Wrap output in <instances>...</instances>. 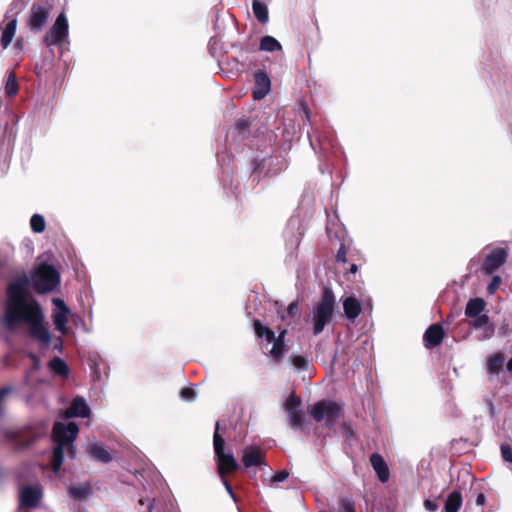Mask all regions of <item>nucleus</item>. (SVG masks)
I'll return each instance as SVG.
<instances>
[{
    "mask_svg": "<svg viewBox=\"0 0 512 512\" xmlns=\"http://www.w3.org/2000/svg\"><path fill=\"white\" fill-rule=\"evenodd\" d=\"M90 414V407L84 397L77 396L72 400L70 406L62 412V417L66 419L72 417L88 418Z\"/></svg>",
    "mask_w": 512,
    "mask_h": 512,
    "instance_id": "13",
    "label": "nucleus"
},
{
    "mask_svg": "<svg viewBox=\"0 0 512 512\" xmlns=\"http://www.w3.org/2000/svg\"><path fill=\"white\" fill-rule=\"evenodd\" d=\"M335 310V296L332 290L325 288L320 300L311 310V324L315 336L321 334L332 321Z\"/></svg>",
    "mask_w": 512,
    "mask_h": 512,
    "instance_id": "3",
    "label": "nucleus"
},
{
    "mask_svg": "<svg viewBox=\"0 0 512 512\" xmlns=\"http://www.w3.org/2000/svg\"><path fill=\"white\" fill-rule=\"evenodd\" d=\"M424 506L425 508L430 511V512H434L438 509V504L432 500H425L424 501Z\"/></svg>",
    "mask_w": 512,
    "mask_h": 512,
    "instance_id": "43",
    "label": "nucleus"
},
{
    "mask_svg": "<svg viewBox=\"0 0 512 512\" xmlns=\"http://www.w3.org/2000/svg\"><path fill=\"white\" fill-rule=\"evenodd\" d=\"M370 462L379 480L382 483H386L389 479L390 473L383 457L377 453H374L370 457Z\"/></svg>",
    "mask_w": 512,
    "mask_h": 512,
    "instance_id": "19",
    "label": "nucleus"
},
{
    "mask_svg": "<svg viewBox=\"0 0 512 512\" xmlns=\"http://www.w3.org/2000/svg\"><path fill=\"white\" fill-rule=\"evenodd\" d=\"M91 493V488L87 484H80L69 488L70 496L79 501L86 499Z\"/></svg>",
    "mask_w": 512,
    "mask_h": 512,
    "instance_id": "26",
    "label": "nucleus"
},
{
    "mask_svg": "<svg viewBox=\"0 0 512 512\" xmlns=\"http://www.w3.org/2000/svg\"><path fill=\"white\" fill-rule=\"evenodd\" d=\"M59 283V271L46 263L39 264L32 275L33 287L40 294L53 291Z\"/></svg>",
    "mask_w": 512,
    "mask_h": 512,
    "instance_id": "5",
    "label": "nucleus"
},
{
    "mask_svg": "<svg viewBox=\"0 0 512 512\" xmlns=\"http://www.w3.org/2000/svg\"><path fill=\"white\" fill-rule=\"evenodd\" d=\"M444 336V331L441 325L433 324L424 333L423 340L427 348L438 346Z\"/></svg>",
    "mask_w": 512,
    "mask_h": 512,
    "instance_id": "18",
    "label": "nucleus"
},
{
    "mask_svg": "<svg viewBox=\"0 0 512 512\" xmlns=\"http://www.w3.org/2000/svg\"><path fill=\"white\" fill-rule=\"evenodd\" d=\"M49 368L55 375L58 376L67 377L69 374L68 365L60 357H54L49 362Z\"/></svg>",
    "mask_w": 512,
    "mask_h": 512,
    "instance_id": "25",
    "label": "nucleus"
},
{
    "mask_svg": "<svg viewBox=\"0 0 512 512\" xmlns=\"http://www.w3.org/2000/svg\"><path fill=\"white\" fill-rule=\"evenodd\" d=\"M14 35L15 34H2L1 45L4 49L11 44Z\"/></svg>",
    "mask_w": 512,
    "mask_h": 512,
    "instance_id": "40",
    "label": "nucleus"
},
{
    "mask_svg": "<svg viewBox=\"0 0 512 512\" xmlns=\"http://www.w3.org/2000/svg\"><path fill=\"white\" fill-rule=\"evenodd\" d=\"M30 226L35 233L43 232L45 229L44 217L40 214H34L30 219Z\"/></svg>",
    "mask_w": 512,
    "mask_h": 512,
    "instance_id": "31",
    "label": "nucleus"
},
{
    "mask_svg": "<svg viewBox=\"0 0 512 512\" xmlns=\"http://www.w3.org/2000/svg\"><path fill=\"white\" fill-rule=\"evenodd\" d=\"M14 48L18 51H20L22 49V41L19 40V39H16L15 40V43H14Z\"/></svg>",
    "mask_w": 512,
    "mask_h": 512,
    "instance_id": "47",
    "label": "nucleus"
},
{
    "mask_svg": "<svg viewBox=\"0 0 512 512\" xmlns=\"http://www.w3.org/2000/svg\"><path fill=\"white\" fill-rule=\"evenodd\" d=\"M462 495L460 491L451 492L444 505V512H458L462 506Z\"/></svg>",
    "mask_w": 512,
    "mask_h": 512,
    "instance_id": "23",
    "label": "nucleus"
},
{
    "mask_svg": "<svg viewBox=\"0 0 512 512\" xmlns=\"http://www.w3.org/2000/svg\"><path fill=\"white\" fill-rule=\"evenodd\" d=\"M341 412V406L332 401H320L315 403L310 410L311 416L317 421H326L328 426H333Z\"/></svg>",
    "mask_w": 512,
    "mask_h": 512,
    "instance_id": "8",
    "label": "nucleus"
},
{
    "mask_svg": "<svg viewBox=\"0 0 512 512\" xmlns=\"http://www.w3.org/2000/svg\"><path fill=\"white\" fill-rule=\"evenodd\" d=\"M486 302L482 298H472L468 300L465 307V316L470 320L485 315Z\"/></svg>",
    "mask_w": 512,
    "mask_h": 512,
    "instance_id": "20",
    "label": "nucleus"
},
{
    "mask_svg": "<svg viewBox=\"0 0 512 512\" xmlns=\"http://www.w3.org/2000/svg\"><path fill=\"white\" fill-rule=\"evenodd\" d=\"M501 284V278L498 275L492 277L491 282L489 283L487 290L489 294H494L496 290L499 288Z\"/></svg>",
    "mask_w": 512,
    "mask_h": 512,
    "instance_id": "35",
    "label": "nucleus"
},
{
    "mask_svg": "<svg viewBox=\"0 0 512 512\" xmlns=\"http://www.w3.org/2000/svg\"><path fill=\"white\" fill-rule=\"evenodd\" d=\"M505 361L504 354L498 352V353H492L487 358V371L490 374H498L499 371L502 369L503 364Z\"/></svg>",
    "mask_w": 512,
    "mask_h": 512,
    "instance_id": "22",
    "label": "nucleus"
},
{
    "mask_svg": "<svg viewBox=\"0 0 512 512\" xmlns=\"http://www.w3.org/2000/svg\"><path fill=\"white\" fill-rule=\"evenodd\" d=\"M52 302L55 306V309L52 313V319L55 325V329L59 331L61 334L65 335L67 333V323L68 315L70 314V309L65 304V302L60 298H54Z\"/></svg>",
    "mask_w": 512,
    "mask_h": 512,
    "instance_id": "10",
    "label": "nucleus"
},
{
    "mask_svg": "<svg viewBox=\"0 0 512 512\" xmlns=\"http://www.w3.org/2000/svg\"><path fill=\"white\" fill-rule=\"evenodd\" d=\"M468 325L470 328L479 331L478 340L480 341L489 340L495 334V326L488 315L471 319Z\"/></svg>",
    "mask_w": 512,
    "mask_h": 512,
    "instance_id": "11",
    "label": "nucleus"
},
{
    "mask_svg": "<svg viewBox=\"0 0 512 512\" xmlns=\"http://www.w3.org/2000/svg\"><path fill=\"white\" fill-rule=\"evenodd\" d=\"M289 476V473L286 470L278 471L274 474L272 478L273 483H280L285 481Z\"/></svg>",
    "mask_w": 512,
    "mask_h": 512,
    "instance_id": "39",
    "label": "nucleus"
},
{
    "mask_svg": "<svg viewBox=\"0 0 512 512\" xmlns=\"http://www.w3.org/2000/svg\"><path fill=\"white\" fill-rule=\"evenodd\" d=\"M90 454L98 461L108 463L112 460L111 454L100 443H94L89 447Z\"/></svg>",
    "mask_w": 512,
    "mask_h": 512,
    "instance_id": "24",
    "label": "nucleus"
},
{
    "mask_svg": "<svg viewBox=\"0 0 512 512\" xmlns=\"http://www.w3.org/2000/svg\"><path fill=\"white\" fill-rule=\"evenodd\" d=\"M304 112H305L306 116L309 118V117H310V112H309V110H308V109H305V111H304Z\"/></svg>",
    "mask_w": 512,
    "mask_h": 512,
    "instance_id": "53",
    "label": "nucleus"
},
{
    "mask_svg": "<svg viewBox=\"0 0 512 512\" xmlns=\"http://www.w3.org/2000/svg\"><path fill=\"white\" fill-rule=\"evenodd\" d=\"M301 399L295 395L289 396L285 403V410L288 414L290 423L293 428L298 429L303 424V414L299 409Z\"/></svg>",
    "mask_w": 512,
    "mask_h": 512,
    "instance_id": "14",
    "label": "nucleus"
},
{
    "mask_svg": "<svg viewBox=\"0 0 512 512\" xmlns=\"http://www.w3.org/2000/svg\"><path fill=\"white\" fill-rule=\"evenodd\" d=\"M68 27L66 14L64 11H61L48 32H68Z\"/></svg>",
    "mask_w": 512,
    "mask_h": 512,
    "instance_id": "28",
    "label": "nucleus"
},
{
    "mask_svg": "<svg viewBox=\"0 0 512 512\" xmlns=\"http://www.w3.org/2000/svg\"><path fill=\"white\" fill-rule=\"evenodd\" d=\"M16 27H17V20L16 19H11L5 29L2 31V32H15L16 31Z\"/></svg>",
    "mask_w": 512,
    "mask_h": 512,
    "instance_id": "42",
    "label": "nucleus"
},
{
    "mask_svg": "<svg viewBox=\"0 0 512 512\" xmlns=\"http://www.w3.org/2000/svg\"><path fill=\"white\" fill-rule=\"evenodd\" d=\"M252 9L255 17L261 23H266L268 21V9L267 6L260 2L259 0H253Z\"/></svg>",
    "mask_w": 512,
    "mask_h": 512,
    "instance_id": "27",
    "label": "nucleus"
},
{
    "mask_svg": "<svg viewBox=\"0 0 512 512\" xmlns=\"http://www.w3.org/2000/svg\"><path fill=\"white\" fill-rule=\"evenodd\" d=\"M342 304H343L344 315L349 320H354L360 315L361 310H362L361 304L355 297H353V296L346 297L343 300Z\"/></svg>",
    "mask_w": 512,
    "mask_h": 512,
    "instance_id": "21",
    "label": "nucleus"
},
{
    "mask_svg": "<svg viewBox=\"0 0 512 512\" xmlns=\"http://www.w3.org/2000/svg\"><path fill=\"white\" fill-rule=\"evenodd\" d=\"M336 258L338 262H346V250L343 245L339 248Z\"/></svg>",
    "mask_w": 512,
    "mask_h": 512,
    "instance_id": "44",
    "label": "nucleus"
},
{
    "mask_svg": "<svg viewBox=\"0 0 512 512\" xmlns=\"http://www.w3.org/2000/svg\"><path fill=\"white\" fill-rule=\"evenodd\" d=\"M485 503V496L484 494H479L476 498V504L481 506V505H484Z\"/></svg>",
    "mask_w": 512,
    "mask_h": 512,
    "instance_id": "46",
    "label": "nucleus"
},
{
    "mask_svg": "<svg viewBox=\"0 0 512 512\" xmlns=\"http://www.w3.org/2000/svg\"><path fill=\"white\" fill-rule=\"evenodd\" d=\"M140 504H141V505H144V504H145V500H144V499H141V500H140Z\"/></svg>",
    "mask_w": 512,
    "mask_h": 512,
    "instance_id": "55",
    "label": "nucleus"
},
{
    "mask_svg": "<svg viewBox=\"0 0 512 512\" xmlns=\"http://www.w3.org/2000/svg\"><path fill=\"white\" fill-rule=\"evenodd\" d=\"M298 312V304L296 302H292L289 304L287 308V314L290 317H295Z\"/></svg>",
    "mask_w": 512,
    "mask_h": 512,
    "instance_id": "41",
    "label": "nucleus"
},
{
    "mask_svg": "<svg viewBox=\"0 0 512 512\" xmlns=\"http://www.w3.org/2000/svg\"><path fill=\"white\" fill-rule=\"evenodd\" d=\"M340 512H355L354 502L350 499H342L339 504Z\"/></svg>",
    "mask_w": 512,
    "mask_h": 512,
    "instance_id": "32",
    "label": "nucleus"
},
{
    "mask_svg": "<svg viewBox=\"0 0 512 512\" xmlns=\"http://www.w3.org/2000/svg\"><path fill=\"white\" fill-rule=\"evenodd\" d=\"M18 92V84L14 73H9L5 84V93L9 97H13Z\"/></svg>",
    "mask_w": 512,
    "mask_h": 512,
    "instance_id": "30",
    "label": "nucleus"
},
{
    "mask_svg": "<svg viewBox=\"0 0 512 512\" xmlns=\"http://www.w3.org/2000/svg\"><path fill=\"white\" fill-rule=\"evenodd\" d=\"M292 364L296 369L305 370L308 366V361L303 356L292 357Z\"/></svg>",
    "mask_w": 512,
    "mask_h": 512,
    "instance_id": "33",
    "label": "nucleus"
},
{
    "mask_svg": "<svg viewBox=\"0 0 512 512\" xmlns=\"http://www.w3.org/2000/svg\"><path fill=\"white\" fill-rule=\"evenodd\" d=\"M62 348V341L60 340L58 344H55V349L61 350Z\"/></svg>",
    "mask_w": 512,
    "mask_h": 512,
    "instance_id": "51",
    "label": "nucleus"
},
{
    "mask_svg": "<svg viewBox=\"0 0 512 512\" xmlns=\"http://www.w3.org/2000/svg\"><path fill=\"white\" fill-rule=\"evenodd\" d=\"M507 256V249L502 247L493 249L486 255L481 271L485 275H491L506 262Z\"/></svg>",
    "mask_w": 512,
    "mask_h": 512,
    "instance_id": "9",
    "label": "nucleus"
},
{
    "mask_svg": "<svg viewBox=\"0 0 512 512\" xmlns=\"http://www.w3.org/2000/svg\"><path fill=\"white\" fill-rule=\"evenodd\" d=\"M12 390H13V387H12V386H6V387H4V388L0 389V416H1V415H2V413H3V408H2V406H3L4 399H5V397H6L9 393H11V392H12Z\"/></svg>",
    "mask_w": 512,
    "mask_h": 512,
    "instance_id": "37",
    "label": "nucleus"
},
{
    "mask_svg": "<svg viewBox=\"0 0 512 512\" xmlns=\"http://www.w3.org/2000/svg\"><path fill=\"white\" fill-rule=\"evenodd\" d=\"M254 82L253 98L262 100L271 91V80L266 72L258 70L254 73Z\"/></svg>",
    "mask_w": 512,
    "mask_h": 512,
    "instance_id": "15",
    "label": "nucleus"
},
{
    "mask_svg": "<svg viewBox=\"0 0 512 512\" xmlns=\"http://www.w3.org/2000/svg\"><path fill=\"white\" fill-rule=\"evenodd\" d=\"M153 503H154V499L153 500H150V499L147 500V512H152Z\"/></svg>",
    "mask_w": 512,
    "mask_h": 512,
    "instance_id": "48",
    "label": "nucleus"
},
{
    "mask_svg": "<svg viewBox=\"0 0 512 512\" xmlns=\"http://www.w3.org/2000/svg\"><path fill=\"white\" fill-rule=\"evenodd\" d=\"M44 42L53 54L58 53L62 56L64 51L68 49V34H46Z\"/></svg>",
    "mask_w": 512,
    "mask_h": 512,
    "instance_id": "17",
    "label": "nucleus"
},
{
    "mask_svg": "<svg viewBox=\"0 0 512 512\" xmlns=\"http://www.w3.org/2000/svg\"><path fill=\"white\" fill-rule=\"evenodd\" d=\"M280 49L281 44L274 37L267 35L263 37L260 41V50L272 52Z\"/></svg>",
    "mask_w": 512,
    "mask_h": 512,
    "instance_id": "29",
    "label": "nucleus"
},
{
    "mask_svg": "<svg viewBox=\"0 0 512 512\" xmlns=\"http://www.w3.org/2000/svg\"><path fill=\"white\" fill-rule=\"evenodd\" d=\"M42 497V490L39 486H26L20 491V507L34 508Z\"/></svg>",
    "mask_w": 512,
    "mask_h": 512,
    "instance_id": "16",
    "label": "nucleus"
},
{
    "mask_svg": "<svg viewBox=\"0 0 512 512\" xmlns=\"http://www.w3.org/2000/svg\"><path fill=\"white\" fill-rule=\"evenodd\" d=\"M501 455L505 462L512 463V448L508 444H501Z\"/></svg>",
    "mask_w": 512,
    "mask_h": 512,
    "instance_id": "34",
    "label": "nucleus"
},
{
    "mask_svg": "<svg viewBox=\"0 0 512 512\" xmlns=\"http://www.w3.org/2000/svg\"><path fill=\"white\" fill-rule=\"evenodd\" d=\"M216 40H217V37H216V36H214V37H211L210 42H212L213 44H215V43H216Z\"/></svg>",
    "mask_w": 512,
    "mask_h": 512,
    "instance_id": "52",
    "label": "nucleus"
},
{
    "mask_svg": "<svg viewBox=\"0 0 512 512\" xmlns=\"http://www.w3.org/2000/svg\"><path fill=\"white\" fill-rule=\"evenodd\" d=\"M506 368L508 371L512 372V356L511 359L507 362Z\"/></svg>",
    "mask_w": 512,
    "mask_h": 512,
    "instance_id": "49",
    "label": "nucleus"
},
{
    "mask_svg": "<svg viewBox=\"0 0 512 512\" xmlns=\"http://www.w3.org/2000/svg\"><path fill=\"white\" fill-rule=\"evenodd\" d=\"M180 396L185 401H193L196 398V393L192 388H183L180 392Z\"/></svg>",
    "mask_w": 512,
    "mask_h": 512,
    "instance_id": "36",
    "label": "nucleus"
},
{
    "mask_svg": "<svg viewBox=\"0 0 512 512\" xmlns=\"http://www.w3.org/2000/svg\"><path fill=\"white\" fill-rule=\"evenodd\" d=\"M54 14L53 0H37L28 11L25 25L31 32H40L47 27Z\"/></svg>",
    "mask_w": 512,
    "mask_h": 512,
    "instance_id": "4",
    "label": "nucleus"
},
{
    "mask_svg": "<svg viewBox=\"0 0 512 512\" xmlns=\"http://www.w3.org/2000/svg\"><path fill=\"white\" fill-rule=\"evenodd\" d=\"M294 243H295L296 245H298V243H299V239H298L297 237L295 238Z\"/></svg>",
    "mask_w": 512,
    "mask_h": 512,
    "instance_id": "54",
    "label": "nucleus"
},
{
    "mask_svg": "<svg viewBox=\"0 0 512 512\" xmlns=\"http://www.w3.org/2000/svg\"><path fill=\"white\" fill-rule=\"evenodd\" d=\"M264 452L256 446H247L242 451L241 461L246 470L266 465Z\"/></svg>",
    "mask_w": 512,
    "mask_h": 512,
    "instance_id": "12",
    "label": "nucleus"
},
{
    "mask_svg": "<svg viewBox=\"0 0 512 512\" xmlns=\"http://www.w3.org/2000/svg\"><path fill=\"white\" fill-rule=\"evenodd\" d=\"M358 270V267L356 264H352L351 267H350V272L351 273H356Z\"/></svg>",
    "mask_w": 512,
    "mask_h": 512,
    "instance_id": "50",
    "label": "nucleus"
},
{
    "mask_svg": "<svg viewBox=\"0 0 512 512\" xmlns=\"http://www.w3.org/2000/svg\"><path fill=\"white\" fill-rule=\"evenodd\" d=\"M78 432L79 428L75 422H69L67 424L56 422L54 424L52 439L56 446L52 453L51 467L55 474L59 473L65 453H67L70 458H75L76 446L74 441Z\"/></svg>",
    "mask_w": 512,
    "mask_h": 512,
    "instance_id": "2",
    "label": "nucleus"
},
{
    "mask_svg": "<svg viewBox=\"0 0 512 512\" xmlns=\"http://www.w3.org/2000/svg\"><path fill=\"white\" fill-rule=\"evenodd\" d=\"M30 358L33 361V366L31 368L30 372L27 373V375L25 376V379H24L25 383H28L29 378H30V373H32V371H34V370H38L39 367H40V360H39V358L36 355L31 354Z\"/></svg>",
    "mask_w": 512,
    "mask_h": 512,
    "instance_id": "38",
    "label": "nucleus"
},
{
    "mask_svg": "<svg viewBox=\"0 0 512 512\" xmlns=\"http://www.w3.org/2000/svg\"><path fill=\"white\" fill-rule=\"evenodd\" d=\"M219 423H216V430L213 437L215 457L218 462V473L221 477L239 468L235 457L231 453L224 452V440L218 433Z\"/></svg>",
    "mask_w": 512,
    "mask_h": 512,
    "instance_id": "7",
    "label": "nucleus"
},
{
    "mask_svg": "<svg viewBox=\"0 0 512 512\" xmlns=\"http://www.w3.org/2000/svg\"><path fill=\"white\" fill-rule=\"evenodd\" d=\"M254 330L259 338L265 339L268 345H272L269 353L275 361H280L285 352L283 339L286 330L280 331L278 337H276L275 333L270 328L263 326L259 320L254 321Z\"/></svg>",
    "mask_w": 512,
    "mask_h": 512,
    "instance_id": "6",
    "label": "nucleus"
},
{
    "mask_svg": "<svg viewBox=\"0 0 512 512\" xmlns=\"http://www.w3.org/2000/svg\"><path fill=\"white\" fill-rule=\"evenodd\" d=\"M222 478V483L226 489V491L228 492V494L231 496V498L236 501V498H235V495L233 493V490H232V487L231 485L229 484V482L225 479V477H221Z\"/></svg>",
    "mask_w": 512,
    "mask_h": 512,
    "instance_id": "45",
    "label": "nucleus"
},
{
    "mask_svg": "<svg viewBox=\"0 0 512 512\" xmlns=\"http://www.w3.org/2000/svg\"><path fill=\"white\" fill-rule=\"evenodd\" d=\"M28 277L23 274L8 284L3 325L9 331H16L22 324L30 327L32 338L44 347L51 343V335L44 325V314L40 304L26 295Z\"/></svg>",
    "mask_w": 512,
    "mask_h": 512,
    "instance_id": "1",
    "label": "nucleus"
}]
</instances>
